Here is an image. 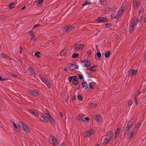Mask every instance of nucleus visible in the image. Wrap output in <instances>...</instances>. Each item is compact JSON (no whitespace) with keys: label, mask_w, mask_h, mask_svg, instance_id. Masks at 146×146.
I'll use <instances>...</instances> for the list:
<instances>
[{"label":"nucleus","mask_w":146,"mask_h":146,"mask_svg":"<svg viewBox=\"0 0 146 146\" xmlns=\"http://www.w3.org/2000/svg\"><path fill=\"white\" fill-rule=\"evenodd\" d=\"M39 118L42 121H51V124L53 125H55V122L54 118L50 114H48L47 116H40V117H39Z\"/></svg>","instance_id":"nucleus-1"},{"label":"nucleus","mask_w":146,"mask_h":146,"mask_svg":"<svg viewBox=\"0 0 146 146\" xmlns=\"http://www.w3.org/2000/svg\"><path fill=\"white\" fill-rule=\"evenodd\" d=\"M84 46V45L83 44H76L74 46V49L75 52H76L79 50H82Z\"/></svg>","instance_id":"nucleus-2"},{"label":"nucleus","mask_w":146,"mask_h":146,"mask_svg":"<svg viewBox=\"0 0 146 146\" xmlns=\"http://www.w3.org/2000/svg\"><path fill=\"white\" fill-rule=\"evenodd\" d=\"M135 20L133 19H132L130 24L129 29V33H131L133 31L135 27Z\"/></svg>","instance_id":"nucleus-3"},{"label":"nucleus","mask_w":146,"mask_h":146,"mask_svg":"<svg viewBox=\"0 0 146 146\" xmlns=\"http://www.w3.org/2000/svg\"><path fill=\"white\" fill-rule=\"evenodd\" d=\"M49 140L51 143H52L55 146H57V141L56 138L53 136H50L49 137Z\"/></svg>","instance_id":"nucleus-4"},{"label":"nucleus","mask_w":146,"mask_h":146,"mask_svg":"<svg viewBox=\"0 0 146 146\" xmlns=\"http://www.w3.org/2000/svg\"><path fill=\"white\" fill-rule=\"evenodd\" d=\"M81 64L84 67L88 68L90 66L91 63L90 61L88 60H87L83 61L81 63Z\"/></svg>","instance_id":"nucleus-5"},{"label":"nucleus","mask_w":146,"mask_h":146,"mask_svg":"<svg viewBox=\"0 0 146 146\" xmlns=\"http://www.w3.org/2000/svg\"><path fill=\"white\" fill-rule=\"evenodd\" d=\"M75 24H74V25H70L67 26L66 27V29H64V30L63 31H64L65 29V31L66 32H70L75 27Z\"/></svg>","instance_id":"nucleus-6"},{"label":"nucleus","mask_w":146,"mask_h":146,"mask_svg":"<svg viewBox=\"0 0 146 146\" xmlns=\"http://www.w3.org/2000/svg\"><path fill=\"white\" fill-rule=\"evenodd\" d=\"M137 70H129L128 72V75L132 76L136 74L137 72Z\"/></svg>","instance_id":"nucleus-7"},{"label":"nucleus","mask_w":146,"mask_h":146,"mask_svg":"<svg viewBox=\"0 0 146 146\" xmlns=\"http://www.w3.org/2000/svg\"><path fill=\"white\" fill-rule=\"evenodd\" d=\"M29 93L31 94L36 96L39 93L38 91L33 89H30L29 90Z\"/></svg>","instance_id":"nucleus-8"},{"label":"nucleus","mask_w":146,"mask_h":146,"mask_svg":"<svg viewBox=\"0 0 146 146\" xmlns=\"http://www.w3.org/2000/svg\"><path fill=\"white\" fill-rule=\"evenodd\" d=\"M107 20V19L102 17H99L96 19V21L99 23L106 22Z\"/></svg>","instance_id":"nucleus-9"},{"label":"nucleus","mask_w":146,"mask_h":146,"mask_svg":"<svg viewBox=\"0 0 146 146\" xmlns=\"http://www.w3.org/2000/svg\"><path fill=\"white\" fill-rule=\"evenodd\" d=\"M94 132L92 129H91L86 132L85 134V137H88L93 134Z\"/></svg>","instance_id":"nucleus-10"},{"label":"nucleus","mask_w":146,"mask_h":146,"mask_svg":"<svg viewBox=\"0 0 146 146\" xmlns=\"http://www.w3.org/2000/svg\"><path fill=\"white\" fill-rule=\"evenodd\" d=\"M93 117L94 119L99 122H100L102 120L101 117L98 115H94L93 116Z\"/></svg>","instance_id":"nucleus-11"},{"label":"nucleus","mask_w":146,"mask_h":146,"mask_svg":"<svg viewBox=\"0 0 146 146\" xmlns=\"http://www.w3.org/2000/svg\"><path fill=\"white\" fill-rule=\"evenodd\" d=\"M133 5L134 9H137L139 5V0L134 1L133 3Z\"/></svg>","instance_id":"nucleus-12"},{"label":"nucleus","mask_w":146,"mask_h":146,"mask_svg":"<svg viewBox=\"0 0 146 146\" xmlns=\"http://www.w3.org/2000/svg\"><path fill=\"white\" fill-rule=\"evenodd\" d=\"M124 12L122 11V10H120L117 13V15L115 17V18L117 19H118L120 17H121L123 14Z\"/></svg>","instance_id":"nucleus-13"},{"label":"nucleus","mask_w":146,"mask_h":146,"mask_svg":"<svg viewBox=\"0 0 146 146\" xmlns=\"http://www.w3.org/2000/svg\"><path fill=\"white\" fill-rule=\"evenodd\" d=\"M68 66L72 70H74L76 68V66L75 64L71 63L68 64Z\"/></svg>","instance_id":"nucleus-14"},{"label":"nucleus","mask_w":146,"mask_h":146,"mask_svg":"<svg viewBox=\"0 0 146 146\" xmlns=\"http://www.w3.org/2000/svg\"><path fill=\"white\" fill-rule=\"evenodd\" d=\"M79 121H86L84 119V116L82 114H80L77 117Z\"/></svg>","instance_id":"nucleus-15"},{"label":"nucleus","mask_w":146,"mask_h":146,"mask_svg":"<svg viewBox=\"0 0 146 146\" xmlns=\"http://www.w3.org/2000/svg\"><path fill=\"white\" fill-rule=\"evenodd\" d=\"M22 128L26 133H29V128L25 124L23 125Z\"/></svg>","instance_id":"nucleus-16"},{"label":"nucleus","mask_w":146,"mask_h":146,"mask_svg":"<svg viewBox=\"0 0 146 146\" xmlns=\"http://www.w3.org/2000/svg\"><path fill=\"white\" fill-rule=\"evenodd\" d=\"M81 85L83 86V88L85 89H87L88 87V85L86 81H84L81 84Z\"/></svg>","instance_id":"nucleus-17"},{"label":"nucleus","mask_w":146,"mask_h":146,"mask_svg":"<svg viewBox=\"0 0 146 146\" xmlns=\"http://www.w3.org/2000/svg\"><path fill=\"white\" fill-rule=\"evenodd\" d=\"M0 57L3 58H6L7 59H9L10 60H12L8 56H7L4 54H1L0 53Z\"/></svg>","instance_id":"nucleus-18"},{"label":"nucleus","mask_w":146,"mask_h":146,"mask_svg":"<svg viewBox=\"0 0 146 146\" xmlns=\"http://www.w3.org/2000/svg\"><path fill=\"white\" fill-rule=\"evenodd\" d=\"M126 5L127 3L126 2H125L123 3L121 5L120 10H122V11L124 12V10L126 8Z\"/></svg>","instance_id":"nucleus-19"},{"label":"nucleus","mask_w":146,"mask_h":146,"mask_svg":"<svg viewBox=\"0 0 146 146\" xmlns=\"http://www.w3.org/2000/svg\"><path fill=\"white\" fill-rule=\"evenodd\" d=\"M110 137H107L104 139L103 143L104 144H105L111 141V139Z\"/></svg>","instance_id":"nucleus-20"},{"label":"nucleus","mask_w":146,"mask_h":146,"mask_svg":"<svg viewBox=\"0 0 146 146\" xmlns=\"http://www.w3.org/2000/svg\"><path fill=\"white\" fill-rule=\"evenodd\" d=\"M14 2L10 3L7 5L9 7L7 8V9H9L13 8L14 7Z\"/></svg>","instance_id":"nucleus-21"},{"label":"nucleus","mask_w":146,"mask_h":146,"mask_svg":"<svg viewBox=\"0 0 146 146\" xmlns=\"http://www.w3.org/2000/svg\"><path fill=\"white\" fill-rule=\"evenodd\" d=\"M31 113L33 114H34L36 117H37L38 116L36 110H29Z\"/></svg>","instance_id":"nucleus-22"},{"label":"nucleus","mask_w":146,"mask_h":146,"mask_svg":"<svg viewBox=\"0 0 146 146\" xmlns=\"http://www.w3.org/2000/svg\"><path fill=\"white\" fill-rule=\"evenodd\" d=\"M72 83L74 85H77L78 83V82L76 78H74L73 79Z\"/></svg>","instance_id":"nucleus-23"},{"label":"nucleus","mask_w":146,"mask_h":146,"mask_svg":"<svg viewBox=\"0 0 146 146\" xmlns=\"http://www.w3.org/2000/svg\"><path fill=\"white\" fill-rule=\"evenodd\" d=\"M45 83L48 88H51V86L50 82L48 79H47V81L45 82Z\"/></svg>","instance_id":"nucleus-24"},{"label":"nucleus","mask_w":146,"mask_h":146,"mask_svg":"<svg viewBox=\"0 0 146 146\" xmlns=\"http://www.w3.org/2000/svg\"><path fill=\"white\" fill-rule=\"evenodd\" d=\"M29 73L31 75L33 74L34 72L33 69L31 67H29Z\"/></svg>","instance_id":"nucleus-25"},{"label":"nucleus","mask_w":146,"mask_h":146,"mask_svg":"<svg viewBox=\"0 0 146 146\" xmlns=\"http://www.w3.org/2000/svg\"><path fill=\"white\" fill-rule=\"evenodd\" d=\"M101 54L100 52H98L96 53V55H95L96 58V57L97 56L98 57V60H99L100 59V58L101 56Z\"/></svg>","instance_id":"nucleus-26"},{"label":"nucleus","mask_w":146,"mask_h":146,"mask_svg":"<svg viewBox=\"0 0 146 146\" xmlns=\"http://www.w3.org/2000/svg\"><path fill=\"white\" fill-rule=\"evenodd\" d=\"M121 128L119 127H118L115 131V137H117L119 135V134L120 130Z\"/></svg>","instance_id":"nucleus-27"},{"label":"nucleus","mask_w":146,"mask_h":146,"mask_svg":"<svg viewBox=\"0 0 146 146\" xmlns=\"http://www.w3.org/2000/svg\"><path fill=\"white\" fill-rule=\"evenodd\" d=\"M111 54V52L108 51L106 52L105 54V56L106 58H108L109 56Z\"/></svg>","instance_id":"nucleus-28"},{"label":"nucleus","mask_w":146,"mask_h":146,"mask_svg":"<svg viewBox=\"0 0 146 146\" xmlns=\"http://www.w3.org/2000/svg\"><path fill=\"white\" fill-rule=\"evenodd\" d=\"M43 0H38V1L37 5L38 6H40L42 3Z\"/></svg>","instance_id":"nucleus-29"},{"label":"nucleus","mask_w":146,"mask_h":146,"mask_svg":"<svg viewBox=\"0 0 146 146\" xmlns=\"http://www.w3.org/2000/svg\"><path fill=\"white\" fill-rule=\"evenodd\" d=\"M134 123V120L133 119H131L130 120L128 123H129V124H130V126H131Z\"/></svg>","instance_id":"nucleus-30"},{"label":"nucleus","mask_w":146,"mask_h":146,"mask_svg":"<svg viewBox=\"0 0 146 146\" xmlns=\"http://www.w3.org/2000/svg\"><path fill=\"white\" fill-rule=\"evenodd\" d=\"M140 94V92H139V91H138L135 94V98L136 100V102H137V96L139 95Z\"/></svg>","instance_id":"nucleus-31"},{"label":"nucleus","mask_w":146,"mask_h":146,"mask_svg":"<svg viewBox=\"0 0 146 146\" xmlns=\"http://www.w3.org/2000/svg\"><path fill=\"white\" fill-rule=\"evenodd\" d=\"M40 79L42 82L44 83L47 81V80L42 76L40 77Z\"/></svg>","instance_id":"nucleus-32"},{"label":"nucleus","mask_w":146,"mask_h":146,"mask_svg":"<svg viewBox=\"0 0 146 146\" xmlns=\"http://www.w3.org/2000/svg\"><path fill=\"white\" fill-rule=\"evenodd\" d=\"M129 131V129H127V128L125 127L123 131V133H124V134H126V133H127Z\"/></svg>","instance_id":"nucleus-33"},{"label":"nucleus","mask_w":146,"mask_h":146,"mask_svg":"<svg viewBox=\"0 0 146 146\" xmlns=\"http://www.w3.org/2000/svg\"><path fill=\"white\" fill-rule=\"evenodd\" d=\"M79 55V54L78 53H74L72 55V57L74 58H75L77 57Z\"/></svg>","instance_id":"nucleus-34"},{"label":"nucleus","mask_w":146,"mask_h":146,"mask_svg":"<svg viewBox=\"0 0 146 146\" xmlns=\"http://www.w3.org/2000/svg\"><path fill=\"white\" fill-rule=\"evenodd\" d=\"M40 54V53L38 52H37L35 53V55L37 57L39 58L40 57L39 54Z\"/></svg>","instance_id":"nucleus-35"},{"label":"nucleus","mask_w":146,"mask_h":146,"mask_svg":"<svg viewBox=\"0 0 146 146\" xmlns=\"http://www.w3.org/2000/svg\"><path fill=\"white\" fill-rule=\"evenodd\" d=\"M90 1L88 0H87L84 1L83 5H86L87 4H90Z\"/></svg>","instance_id":"nucleus-36"},{"label":"nucleus","mask_w":146,"mask_h":146,"mask_svg":"<svg viewBox=\"0 0 146 146\" xmlns=\"http://www.w3.org/2000/svg\"><path fill=\"white\" fill-rule=\"evenodd\" d=\"M13 125L14 128H15V129H18V127L17 125H16L15 123L14 122H13Z\"/></svg>","instance_id":"nucleus-37"},{"label":"nucleus","mask_w":146,"mask_h":146,"mask_svg":"<svg viewBox=\"0 0 146 146\" xmlns=\"http://www.w3.org/2000/svg\"><path fill=\"white\" fill-rule=\"evenodd\" d=\"M97 104H92L90 106L92 108L96 107L97 106Z\"/></svg>","instance_id":"nucleus-38"},{"label":"nucleus","mask_w":146,"mask_h":146,"mask_svg":"<svg viewBox=\"0 0 146 146\" xmlns=\"http://www.w3.org/2000/svg\"><path fill=\"white\" fill-rule=\"evenodd\" d=\"M112 134L113 133L112 132H110L107 137H110V138L111 139L112 138Z\"/></svg>","instance_id":"nucleus-39"},{"label":"nucleus","mask_w":146,"mask_h":146,"mask_svg":"<svg viewBox=\"0 0 146 146\" xmlns=\"http://www.w3.org/2000/svg\"><path fill=\"white\" fill-rule=\"evenodd\" d=\"M18 124L21 127H22V128L23 125H25L21 122H19Z\"/></svg>","instance_id":"nucleus-40"},{"label":"nucleus","mask_w":146,"mask_h":146,"mask_svg":"<svg viewBox=\"0 0 146 146\" xmlns=\"http://www.w3.org/2000/svg\"><path fill=\"white\" fill-rule=\"evenodd\" d=\"M133 134V132H130L128 135V137H129V138H131L132 137Z\"/></svg>","instance_id":"nucleus-41"},{"label":"nucleus","mask_w":146,"mask_h":146,"mask_svg":"<svg viewBox=\"0 0 146 146\" xmlns=\"http://www.w3.org/2000/svg\"><path fill=\"white\" fill-rule=\"evenodd\" d=\"M100 1L102 4L105 5L106 2V0H100Z\"/></svg>","instance_id":"nucleus-42"},{"label":"nucleus","mask_w":146,"mask_h":146,"mask_svg":"<svg viewBox=\"0 0 146 146\" xmlns=\"http://www.w3.org/2000/svg\"><path fill=\"white\" fill-rule=\"evenodd\" d=\"M30 34L31 35L32 37H34L35 36L34 34L33 33L32 31H31L30 32Z\"/></svg>","instance_id":"nucleus-43"},{"label":"nucleus","mask_w":146,"mask_h":146,"mask_svg":"<svg viewBox=\"0 0 146 146\" xmlns=\"http://www.w3.org/2000/svg\"><path fill=\"white\" fill-rule=\"evenodd\" d=\"M78 99L80 100H82L83 98L81 96L79 95L78 96Z\"/></svg>","instance_id":"nucleus-44"},{"label":"nucleus","mask_w":146,"mask_h":146,"mask_svg":"<svg viewBox=\"0 0 146 146\" xmlns=\"http://www.w3.org/2000/svg\"><path fill=\"white\" fill-rule=\"evenodd\" d=\"M40 24H37V25H34L33 26V29H34L35 28H36L40 26Z\"/></svg>","instance_id":"nucleus-45"},{"label":"nucleus","mask_w":146,"mask_h":146,"mask_svg":"<svg viewBox=\"0 0 146 146\" xmlns=\"http://www.w3.org/2000/svg\"><path fill=\"white\" fill-rule=\"evenodd\" d=\"M129 124V123H128L127 124V125L126 127V128H127V129H129V128L131 126H130V124Z\"/></svg>","instance_id":"nucleus-46"},{"label":"nucleus","mask_w":146,"mask_h":146,"mask_svg":"<svg viewBox=\"0 0 146 146\" xmlns=\"http://www.w3.org/2000/svg\"><path fill=\"white\" fill-rule=\"evenodd\" d=\"M73 77H74V76H72L68 78L69 81L70 82L72 80V78Z\"/></svg>","instance_id":"nucleus-47"},{"label":"nucleus","mask_w":146,"mask_h":146,"mask_svg":"<svg viewBox=\"0 0 146 146\" xmlns=\"http://www.w3.org/2000/svg\"><path fill=\"white\" fill-rule=\"evenodd\" d=\"M88 69L91 70L93 71V72H94L95 71V70L94 69L93 67H92Z\"/></svg>","instance_id":"nucleus-48"},{"label":"nucleus","mask_w":146,"mask_h":146,"mask_svg":"<svg viewBox=\"0 0 146 146\" xmlns=\"http://www.w3.org/2000/svg\"><path fill=\"white\" fill-rule=\"evenodd\" d=\"M78 76L79 77V78L80 79H83V77L80 74H78Z\"/></svg>","instance_id":"nucleus-49"},{"label":"nucleus","mask_w":146,"mask_h":146,"mask_svg":"<svg viewBox=\"0 0 146 146\" xmlns=\"http://www.w3.org/2000/svg\"><path fill=\"white\" fill-rule=\"evenodd\" d=\"M132 103V101L131 100H129L128 102V105H131Z\"/></svg>","instance_id":"nucleus-50"},{"label":"nucleus","mask_w":146,"mask_h":146,"mask_svg":"<svg viewBox=\"0 0 146 146\" xmlns=\"http://www.w3.org/2000/svg\"><path fill=\"white\" fill-rule=\"evenodd\" d=\"M89 86H90V87L92 89H94V87L92 86L91 85V83H89Z\"/></svg>","instance_id":"nucleus-51"},{"label":"nucleus","mask_w":146,"mask_h":146,"mask_svg":"<svg viewBox=\"0 0 146 146\" xmlns=\"http://www.w3.org/2000/svg\"><path fill=\"white\" fill-rule=\"evenodd\" d=\"M91 50H88V51H87V53L88 54L90 55L91 54Z\"/></svg>","instance_id":"nucleus-52"},{"label":"nucleus","mask_w":146,"mask_h":146,"mask_svg":"<svg viewBox=\"0 0 146 146\" xmlns=\"http://www.w3.org/2000/svg\"><path fill=\"white\" fill-rule=\"evenodd\" d=\"M84 119L85 120L89 121L90 120V118L88 117H86L84 118Z\"/></svg>","instance_id":"nucleus-53"},{"label":"nucleus","mask_w":146,"mask_h":146,"mask_svg":"<svg viewBox=\"0 0 146 146\" xmlns=\"http://www.w3.org/2000/svg\"><path fill=\"white\" fill-rule=\"evenodd\" d=\"M60 116L61 117V118H62L63 117V115L62 114V113L61 112H60Z\"/></svg>","instance_id":"nucleus-54"},{"label":"nucleus","mask_w":146,"mask_h":146,"mask_svg":"<svg viewBox=\"0 0 146 146\" xmlns=\"http://www.w3.org/2000/svg\"><path fill=\"white\" fill-rule=\"evenodd\" d=\"M65 54L64 53V52H63L62 51L60 53V55H61V56H64Z\"/></svg>","instance_id":"nucleus-55"},{"label":"nucleus","mask_w":146,"mask_h":146,"mask_svg":"<svg viewBox=\"0 0 146 146\" xmlns=\"http://www.w3.org/2000/svg\"><path fill=\"white\" fill-rule=\"evenodd\" d=\"M65 143H62L59 146H65Z\"/></svg>","instance_id":"nucleus-56"},{"label":"nucleus","mask_w":146,"mask_h":146,"mask_svg":"<svg viewBox=\"0 0 146 146\" xmlns=\"http://www.w3.org/2000/svg\"><path fill=\"white\" fill-rule=\"evenodd\" d=\"M62 51L63 52H64V53L65 54L67 53L66 50H62Z\"/></svg>","instance_id":"nucleus-57"},{"label":"nucleus","mask_w":146,"mask_h":146,"mask_svg":"<svg viewBox=\"0 0 146 146\" xmlns=\"http://www.w3.org/2000/svg\"><path fill=\"white\" fill-rule=\"evenodd\" d=\"M44 113L46 115V116H47L48 115V114H49V113H48L46 111H44Z\"/></svg>","instance_id":"nucleus-58"},{"label":"nucleus","mask_w":146,"mask_h":146,"mask_svg":"<svg viewBox=\"0 0 146 146\" xmlns=\"http://www.w3.org/2000/svg\"><path fill=\"white\" fill-rule=\"evenodd\" d=\"M22 50V47H21V48H20V51H19V53L20 54L21 53Z\"/></svg>","instance_id":"nucleus-59"},{"label":"nucleus","mask_w":146,"mask_h":146,"mask_svg":"<svg viewBox=\"0 0 146 146\" xmlns=\"http://www.w3.org/2000/svg\"><path fill=\"white\" fill-rule=\"evenodd\" d=\"M4 80V79L3 78L1 77L0 76V80L3 81Z\"/></svg>","instance_id":"nucleus-60"},{"label":"nucleus","mask_w":146,"mask_h":146,"mask_svg":"<svg viewBox=\"0 0 146 146\" xmlns=\"http://www.w3.org/2000/svg\"><path fill=\"white\" fill-rule=\"evenodd\" d=\"M111 17L112 18H115V15H112L111 16Z\"/></svg>","instance_id":"nucleus-61"},{"label":"nucleus","mask_w":146,"mask_h":146,"mask_svg":"<svg viewBox=\"0 0 146 146\" xmlns=\"http://www.w3.org/2000/svg\"><path fill=\"white\" fill-rule=\"evenodd\" d=\"M96 49L98 50V47L97 46H96Z\"/></svg>","instance_id":"nucleus-62"},{"label":"nucleus","mask_w":146,"mask_h":146,"mask_svg":"<svg viewBox=\"0 0 146 146\" xmlns=\"http://www.w3.org/2000/svg\"><path fill=\"white\" fill-rule=\"evenodd\" d=\"M32 40L33 41H35V38L34 37H32Z\"/></svg>","instance_id":"nucleus-63"},{"label":"nucleus","mask_w":146,"mask_h":146,"mask_svg":"<svg viewBox=\"0 0 146 146\" xmlns=\"http://www.w3.org/2000/svg\"><path fill=\"white\" fill-rule=\"evenodd\" d=\"M26 8V7H25V6H24L22 8V10H23L25 9V8Z\"/></svg>","instance_id":"nucleus-64"}]
</instances>
